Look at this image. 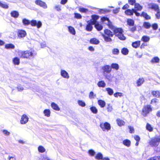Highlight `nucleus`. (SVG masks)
Returning a JSON list of instances; mask_svg holds the SVG:
<instances>
[{"label":"nucleus","instance_id":"1","mask_svg":"<svg viewBox=\"0 0 160 160\" xmlns=\"http://www.w3.org/2000/svg\"><path fill=\"white\" fill-rule=\"evenodd\" d=\"M18 54L21 58L31 59L33 58L37 53L33 51L26 50L19 51L18 52Z\"/></svg>","mask_w":160,"mask_h":160},{"label":"nucleus","instance_id":"2","mask_svg":"<svg viewBox=\"0 0 160 160\" xmlns=\"http://www.w3.org/2000/svg\"><path fill=\"white\" fill-rule=\"evenodd\" d=\"M160 142V135H156L152 138L148 142L149 145L155 149L159 145Z\"/></svg>","mask_w":160,"mask_h":160},{"label":"nucleus","instance_id":"3","mask_svg":"<svg viewBox=\"0 0 160 160\" xmlns=\"http://www.w3.org/2000/svg\"><path fill=\"white\" fill-rule=\"evenodd\" d=\"M113 31L116 36L120 39L124 40L126 39V37L122 33L123 30L121 28H114Z\"/></svg>","mask_w":160,"mask_h":160},{"label":"nucleus","instance_id":"4","mask_svg":"<svg viewBox=\"0 0 160 160\" xmlns=\"http://www.w3.org/2000/svg\"><path fill=\"white\" fill-rule=\"evenodd\" d=\"M152 109L150 105H147L144 107L142 111V115L144 116H146L150 111H151Z\"/></svg>","mask_w":160,"mask_h":160},{"label":"nucleus","instance_id":"5","mask_svg":"<svg viewBox=\"0 0 160 160\" xmlns=\"http://www.w3.org/2000/svg\"><path fill=\"white\" fill-rule=\"evenodd\" d=\"M100 127L103 131H105L106 130H108L111 128L110 124L107 122L101 123L100 124Z\"/></svg>","mask_w":160,"mask_h":160},{"label":"nucleus","instance_id":"6","mask_svg":"<svg viewBox=\"0 0 160 160\" xmlns=\"http://www.w3.org/2000/svg\"><path fill=\"white\" fill-rule=\"evenodd\" d=\"M102 69L103 73H110L112 71L111 66L108 65H106L102 67Z\"/></svg>","mask_w":160,"mask_h":160},{"label":"nucleus","instance_id":"7","mask_svg":"<svg viewBox=\"0 0 160 160\" xmlns=\"http://www.w3.org/2000/svg\"><path fill=\"white\" fill-rule=\"evenodd\" d=\"M101 20L103 22L107 24L110 28H112L113 26L111 22H110L109 19L107 17H102Z\"/></svg>","mask_w":160,"mask_h":160},{"label":"nucleus","instance_id":"8","mask_svg":"<svg viewBox=\"0 0 160 160\" xmlns=\"http://www.w3.org/2000/svg\"><path fill=\"white\" fill-rule=\"evenodd\" d=\"M30 24L32 26H37L38 28H40L42 26V23L40 21L37 22L36 20H32Z\"/></svg>","mask_w":160,"mask_h":160},{"label":"nucleus","instance_id":"9","mask_svg":"<svg viewBox=\"0 0 160 160\" xmlns=\"http://www.w3.org/2000/svg\"><path fill=\"white\" fill-rule=\"evenodd\" d=\"M29 118L25 114L23 115L21 117L20 121V123L22 124L26 123L28 121Z\"/></svg>","mask_w":160,"mask_h":160},{"label":"nucleus","instance_id":"10","mask_svg":"<svg viewBox=\"0 0 160 160\" xmlns=\"http://www.w3.org/2000/svg\"><path fill=\"white\" fill-rule=\"evenodd\" d=\"M35 3L44 9H46L47 8V6L46 3L41 0H37L36 1Z\"/></svg>","mask_w":160,"mask_h":160},{"label":"nucleus","instance_id":"11","mask_svg":"<svg viewBox=\"0 0 160 160\" xmlns=\"http://www.w3.org/2000/svg\"><path fill=\"white\" fill-rule=\"evenodd\" d=\"M148 7L149 8L153 9L157 12L159 11L158 6L154 3H150L148 4Z\"/></svg>","mask_w":160,"mask_h":160},{"label":"nucleus","instance_id":"12","mask_svg":"<svg viewBox=\"0 0 160 160\" xmlns=\"http://www.w3.org/2000/svg\"><path fill=\"white\" fill-rule=\"evenodd\" d=\"M60 74L64 78L68 79L69 78L68 73L65 70H61Z\"/></svg>","mask_w":160,"mask_h":160},{"label":"nucleus","instance_id":"13","mask_svg":"<svg viewBox=\"0 0 160 160\" xmlns=\"http://www.w3.org/2000/svg\"><path fill=\"white\" fill-rule=\"evenodd\" d=\"M99 18L98 16L97 15H92V19L90 20V22H91L92 24L94 25L98 22H97V20Z\"/></svg>","mask_w":160,"mask_h":160},{"label":"nucleus","instance_id":"14","mask_svg":"<svg viewBox=\"0 0 160 160\" xmlns=\"http://www.w3.org/2000/svg\"><path fill=\"white\" fill-rule=\"evenodd\" d=\"M18 36L20 38L25 37L26 35V32L24 30H20L18 31Z\"/></svg>","mask_w":160,"mask_h":160},{"label":"nucleus","instance_id":"15","mask_svg":"<svg viewBox=\"0 0 160 160\" xmlns=\"http://www.w3.org/2000/svg\"><path fill=\"white\" fill-rule=\"evenodd\" d=\"M145 81L144 79L143 78H139L136 81V83L137 87H140L142 85Z\"/></svg>","mask_w":160,"mask_h":160},{"label":"nucleus","instance_id":"16","mask_svg":"<svg viewBox=\"0 0 160 160\" xmlns=\"http://www.w3.org/2000/svg\"><path fill=\"white\" fill-rule=\"evenodd\" d=\"M103 76L105 77V78L108 79L109 81H112V76L110 73H103Z\"/></svg>","mask_w":160,"mask_h":160},{"label":"nucleus","instance_id":"17","mask_svg":"<svg viewBox=\"0 0 160 160\" xmlns=\"http://www.w3.org/2000/svg\"><path fill=\"white\" fill-rule=\"evenodd\" d=\"M87 23L88 25L86 26V29L88 31H91L92 30L93 28V27L92 26V24L89 21H88Z\"/></svg>","mask_w":160,"mask_h":160},{"label":"nucleus","instance_id":"18","mask_svg":"<svg viewBox=\"0 0 160 160\" xmlns=\"http://www.w3.org/2000/svg\"><path fill=\"white\" fill-rule=\"evenodd\" d=\"M134 9H128L125 11V13L127 15H132L134 12Z\"/></svg>","mask_w":160,"mask_h":160},{"label":"nucleus","instance_id":"19","mask_svg":"<svg viewBox=\"0 0 160 160\" xmlns=\"http://www.w3.org/2000/svg\"><path fill=\"white\" fill-rule=\"evenodd\" d=\"M68 30L69 32L73 35H75L76 34V31L73 27L72 26L68 27Z\"/></svg>","mask_w":160,"mask_h":160},{"label":"nucleus","instance_id":"20","mask_svg":"<svg viewBox=\"0 0 160 160\" xmlns=\"http://www.w3.org/2000/svg\"><path fill=\"white\" fill-rule=\"evenodd\" d=\"M51 106L52 108L54 110L59 111L60 109L56 103L54 102L52 103L51 104Z\"/></svg>","mask_w":160,"mask_h":160},{"label":"nucleus","instance_id":"21","mask_svg":"<svg viewBox=\"0 0 160 160\" xmlns=\"http://www.w3.org/2000/svg\"><path fill=\"white\" fill-rule=\"evenodd\" d=\"M98 105L102 108H104L105 106L106 103L104 101L102 100H98Z\"/></svg>","mask_w":160,"mask_h":160},{"label":"nucleus","instance_id":"22","mask_svg":"<svg viewBox=\"0 0 160 160\" xmlns=\"http://www.w3.org/2000/svg\"><path fill=\"white\" fill-rule=\"evenodd\" d=\"M134 7L135 9H134L136 11H141L142 8V7L138 3H135Z\"/></svg>","mask_w":160,"mask_h":160},{"label":"nucleus","instance_id":"23","mask_svg":"<svg viewBox=\"0 0 160 160\" xmlns=\"http://www.w3.org/2000/svg\"><path fill=\"white\" fill-rule=\"evenodd\" d=\"M11 16L15 18H17L19 15L18 12L17 11H13L11 13Z\"/></svg>","mask_w":160,"mask_h":160},{"label":"nucleus","instance_id":"24","mask_svg":"<svg viewBox=\"0 0 160 160\" xmlns=\"http://www.w3.org/2000/svg\"><path fill=\"white\" fill-rule=\"evenodd\" d=\"M151 93L154 97L157 98H159L160 97V92L159 91H153Z\"/></svg>","mask_w":160,"mask_h":160},{"label":"nucleus","instance_id":"25","mask_svg":"<svg viewBox=\"0 0 160 160\" xmlns=\"http://www.w3.org/2000/svg\"><path fill=\"white\" fill-rule=\"evenodd\" d=\"M90 42L91 43L94 44H98L99 42V41L97 39L95 38H93L91 39L90 40Z\"/></svg>","mask_w":160,"mask_h":160},{"label":"nucleus","instance_id":"26","mask_svg":"<svg viewBox=\"0 0 160 160\" xmlns=\"http://www.w3.org/2000/svg\"><path fill=\"white\" fill-rule=\"evenodd\" d=\"M127 24L130 26H132L134 25V22L132 19H127Z\"/></svg>","mask_w":160,"mask_h":160},{"label":"nucleus","instance_id":"27","mask_svg":"<svg viewBox=\"0 0 160 160\" xmlns=\"http://www.w3.org/2000/svg\"><path fill=\"white\" fill-rule=\"evenodd\" d=\"M104 32L105 34L108 35L109 37H112L113 36V34L109 30H105L104 31Z\"/></svg>","mask_w":160,"mask_h":160},{"label":"nucleus","instance_id":"28","mask_svg":"<svg viewBox=\"0 0 160 160\" xmlns=\"http://www.w3.org/2000/svg\"><path fill=\"white\" fill-rule=\"evenodd\" d=\"M94 25H95V28L98 31H100L102 29L103 27L98 23H97Z\"/></svg>","mask_w":160,"mask_h":160},{"label":"nucleus","instance_id":"29","mask_svg":"<svg viewBox=\"0 0 160 160\" xmlns=\"http://www.w3.org/2000/svg\"><path fill=\"white\" fill-rule=\"evenodd\" d=\"M12 61L15 65H18L20 63V59L18 57H15L13 58Z\"/></svg>","mask_w":160,"mask_h":160},{"label":"nucleus","instance_id":"30","mask_svg":"<svg viewBox=\"0 0 160 160\" xmlns=\"http://www.w3.org/2000/svg\"><path fill=\"white\" fill-rule=\"evenodd\" d=\"M97 85L99 87L104 88L106 86V83L104 81H101L98 82Z\"/></svg>","mask_w":160,"mask_h":160},{"label":"nucleus","instance_id":"31","mask_svg":"<svg viewBox=\"0 0 160 160\" xmlns=\"http://www.w3.org/2000/svg\"><path fill=\"white\" fill-rule=\"evenodd\" d=\"M160 59L157 57H154L151 60V62L152 63H158L159 62Z\"/></svg>","mask_w":160,"mask_h":160},{"label":"nucleus","instance_id":"32","mask_svg":"<svg viewBox=\"0 0 160 160\" xmlns=\"http://www.w3.org/2000/svg\"><path fill=\"white\" fill-rule=\"evenodd\" d=\"M5 48L7 49H14L15 46L12 44H8L5 45Z\"/></svg>","mask_w":160,"mask_h":160},{"label":"nucleus","instance_id":"33","mask_svg":"<svg viewBox=\"0 0 160 160\" xmlns=\"http://www.w3.org/2000/svg\"><path fill=\"white\" fill-rule=\"evenodd\" d=\"M140 44V41H137L132 43V47L135 48H137Z\"/></svg>","mask_w":160,"mask_h":160},{"label":"nucleus","instance_id":"34","mask_svg":"<svg viewBox=\"0 0 160 160\" xmlns=\"http://www.w3.org/2000/svg\"><path fill=\"white\" fill-rule=\"evenodd\" d=\"M117 123L119 126L123 125L125 124V122L119 119H117Z\"/></svg>","mask_w":160,"mask_h":160},{"label":"nucleus","instance_id":"35","mask_svg":"<svg viewBox=\"0 0 160 160\" xmlns=\"http://www.w3.org/2000/svg\"><path fill=\"white\" fill-rule=\"evenodd\" d=\"M45 116L49 117L50 116V111L49 109H45L43 111Z\"/></svg>","mask_w":160,"mask_h":160},{"label":"nucleus","instance_id":"36","mask_svg":"<svg viewBox=\"0 0 160 160\" xmlns=\"http://www.w3.org/2000/svg\"><path fill=\"white\" fill-rule=\"evenodd\" d=\"M123 144L128 147H129L130 144V141L128 139L124 140L123 142Z\"/></svg>","mask_w":160,"mask_h":160},{"label":"nucleus","instance_id":"37","mask_svg":"<svg viewBox=\"0 0 160 160\" xmlns=\"http://www.w3.org/2000/svg\"><path fill=\"white\" fill-rule=\"evenodd\" d=\"M102 157V155L101 153H98L95 157V158L98 160H101Z\"/></svg>","mask_w":160,"mask_h":160},{"label":"nucleus","instance_id":"38","mask_svg":"<svg viewBox=\"0 0 160 160\" xmlns=\"http://www.w3.org/2000/svg\"><path fill=\"white\" fill-rule=\"evenodd\" d=\"M111 68L114 69L116 70H118L119 68V65L117 63H112L111 64Z\"/></svg>","mask_w":160,"mask_h":160},{"label":"nucleus","instance_id":"39","mask_svg":"<svg viewBox=\"0 0 160 160\" xmlns=\"http://www.w3.org/2000/svg\"><path fill=\"white\" fill-rule=\"evenodd\" d=\"M102 36L104 38L105 41L107 42H109L112 41L111 38L108 37L106 36L103 34H102Z\"/></svg>","mask_w":160,"mask_h":160},{"label":"nucleus","instance_id":"40","mask_svg":"<svg viewBox=\"0 0 160 160\" xmlns=\"http://www.w3.org/2000/svg\"><path fill=\"white\" fill-rule=\"evenodd\" d=\"M106 90L107 91L108 93L110 95L113 94V90L112 89L110 88H106Z\"/></svg>","mask_w":160,"mask_h":160},{"label":"nucleus","instance_id":"41","mask_svg":"<svg viewBox=\"0 0 160 160\" xmlns=\"http://www.w3.org/2000/svg\"><path fill=\"white\" fill-rule=\"evenodd\" d=\"M146 128L147 129L149 132H152L153 131V128L151 125L148 123H147V124Z\"/></svg>","mask_w":160,"mask_h":160},{"label":"nucleus","instance_id":"42","mask_svg":"<svg viewBox=\"0 0 160 160\" xmlns=\"http://www.w3.org/2000/svg\"><path fill=\"white\" fill-rule=\"evenodd\" d=\"M141 16L144 17L147 19H149L150 18V17L147 13L144 12H142Z\"/></svg>","mask_w":160,"mask_h":160},{"label":"nucleus","instance_id":"43","mask_svg":"<svg viewBox=\"0 0 160 160\" xmlns=\"http://www.w3.org/2000/svg\"><path fill=\"white\" fill-rule=\"evenodd\" d=\"M22 23L25 25H28L30 24V21L25 18L23 19L22 21Z\"/></svg>","mask_w":160,"mask_h":160},{"label":"nucleus","instance_id":"44","mask_svg":"<svg viewBox=\"0 0 160 160\" xmlns=\"http://www.w3.org/2000/svg\"><path fill=\"white\" fill-rule=\"evenodd\" d=\"M92 112L94 114H96L98 112V110L95 107H92L90 108Z\"/></svg>","mask_w":160,"mask_h":160},{"label":"nucleus","instance_id":"45","mask_svg":"<svg viewBox=\"0 0 160 160\" xmlns=\"http://www.w3.org/2000/svg\"><path fill=\"white\" fill-rule=\"evenodd\" d=\"M142 40L144 42H148L149 41L150 38L149 37L147 36H143L142 38Z\"/></svg>","mask_w":160,"mask_h":160},{"label":"nucleus","instance_id":"46","mask_svg":"<svg viewBox=\"0 0 160 160\" xmlns=\"http://www.w3.org/2000/svg\"><path fill=\"white\" fill-rule=\"evenodd\" d=\"M78 103L79 106L82 107H84L86 106L85 102L82 100H78Z\"/></svg>","mask_w":160,"mask_h":160},{"label":"nucleus","instance_id":"47","mask_svg":"<svg viewBox=\"0 0 160 160\" xmlns=\"http://www.w3.org/2000/svg\"><path fill=\"white\" fill-rule=\"evenodd\" d=\"M143 26L146 28H149L151 26L150 23L148 22H145L143 23Z\"/></svg>","mask_w":160,"mask_h":160},{"label":"nucleus","instance_id":"48","mask_svg":"<svg viewBox=\"0 0 160 160\" xmlns=\"http://www.w3.org/2000/svg\"><path fill=\"white\" fill-rule=\"evenodd\" d=\"M123 96V93L120 92H117L114 94V96L116 98H118V96L121 97Z\"/></svg>","mask_w":160,"mask_h":160},{"label":"nucleus","instance_id":"49","mask_svg":"<svg viewBox=\"0 0 160 160\" xmlns=\"http://www.w3.org/2000/svg\"><path fill=\"white\" fill-rule=\"evenodd\" d=\"M128 52V50L125 48H123L122 50V53L124 55H127Z\"/></svg>","mask_w":160,"mask_h":160},{"label":"nucleus","instance_id":"50","mask_svg":"<svg viewBox=\"0 0 160 160\" xmlns=\"http://www.w3.org/2000/svg\"><path fill=\"white\" fill-rule=\"evenodd\" d=\"M38 150L40 152H43L45 151V149L43 147L39 146L38 148Z\"/></svg>","mask_w":160,"mask_h":160},{"label":"nucleus","instance_id":"51","mask_svg":"<svg viewBox=\"0 0 160 160\" xmlns=\"http://www.w3.org/2000/svg\"><path fill=\"white\" fill-rule=\"evenodd\" d=\"M7 160H16L15 156L9 155L7 158Z\"/></svg>","mask_w":160,"mask_h":160},{"label":"nucleus","instance_id":"52","mask_svg":"<svg viewBox=\"0 0 160 160\" xmlns=\"http://www.w3.org/2000/svg\"><path fill=\"white\" fill-rule=\"evenodd\" d=\"M112 53L114 55H118L119 53V51L117 48H114L112 50Z\"/></svg>","mask_w":160,"mask_h":160},{"label":"nucleus","instance_id":"53","mask_svg":"<svg viewBox=\"0 0 160 160\" xmlns=\"http://www.w3.org/2000/svg\"><path fill=\"white\" fill-rule=\"evenodd\" d=\"M79 11L82 12H88V10L87 9L83 8H79Z\"/></svg>","mask_w":160,"mask_h":160},{"label":"nucleus","instance_id":"54","mask_svg":"<svg viewBox=\"0 0 160 160\" xmlns=\"http://www.w3.org/2000/svg\"><path fill=\"white\" fill-rule=\"evenodd\" d=\"M0 6H1L2 7L4 8H8V6L7 5L2 3L1 2H0Z\"/></svg>","mask_w":160,"mask_h":160},{"label":"nucleus","instance_id":"55","mask_svg":"<svg viewBox=\"0 0 160 160\" xmlns=\"http://www.w3.org/2000/svg\"><path fill=\"white\" fill-rule=\"evenodd\" d=\"M128 127L129 129V132L130 133H133L134 132V130L133 127L129 126Z\"/></svg>","mask_w":160,"mask_h":160},{"label":"nucleus","instance_id":"56","mask_svg":"<svg viewBox=\"0 0 160 160\" xmlns=\"http://www.w3.org/2000/svg\"><path fill=\"white\" fill-rule=\"evenodd\" d=\"M54 8L58 11H60L61 10V6L59 5L55 6L54 7Z\"/></svg>","mask_w":160,"mask_h":160},{"label":"nucleus","instance_id":"57","mask_svg":"<svg viewBox=\"0 0 160 160\" xmlns=\"http://www.w3.org/2000/svg\"><path fill=\"white\" fill-rule=\"evenodd\" d=\"M88 152L89 154L92 156H94L95 153L94 151L92 150H89L88 151Z\"/></svg>","mask_w":160,"mask_h":160},{"label":"nucleus","instance_id":"58","mask_svg":"<svg viewBox=\"0 0 160 160\" xmlns=\"http://www.w3.org/2000/svg\"><path fill=\"white\" fill-rule=\"evenodd\" d=\"M94 96H95V95H94V94L92 92H90L89 95V97L90 99H92L93 98H94Z\"/></svg>","mask_w":160,"mask_h":160},{"label":"nucleus","instance_id":"59","mask_svg":"<svg viewBox=\"0 0 160 160\" xmlns=\"http://www.w3.org/2000/svg\"><path fill=\"white\" fill-rule=\"evenodd\" d=\"M75 18L78 19L81 18V15L79 13H75Z\"/></svg>","mask_w":160,"mask_h":160},{"label":"nucleus","instance_id":"60","mask_svg":"<svg viewBox=\"0 0 160 160\" xmlns=\"http://www.w3.org/2000/svg\"><path fill=\"white\" fill-rule=\"evenodd\" d=\"M17 88L18 91L20 92L22 91L24 89L23 87H21L20 85H18L17 87Z\"/></svg>","mask_w":160,"mask_h":160},{"label":"nucleus","instance_id":"61","mask_svg":"<svg viewBox=\"0 0 160 160\" xmlns=\"http://www.w3.org/2000/svg\"><path fill=\"white\" fill-rule=\"evenodd\" d=\"M2 132L5 135L7 136L9 135L10 134V132H8V131L5 130H2Z\"/></svg>","mask_w":160,"mask_h":160},{"label":"nucleus","instance_id":"62","mask_svg":"<svg viewBox=\"0 0 160 160\" xmlns=\"http://www.w3.org/2000/svg\"><path fill=\"white\" fill-rule=\"evenodd\" d=\"M128 2L129 4L133 5L134 3H135L136 0H128Z\"/></svg>","mask_w":160,"mask_h":160},{"label":"nucleus","instance_id":"63","mask_svg":"<svg viewBox=\"0 0 160 160\" xmlns=\"http://www.w3.org/2000/svg\"><path fill=\"white\" fill-rule=\"evenodd\" d=\"M134 138L137 142H139L140 140V137L138 135L134 136Z\"/></svg>","mask_w":160,"mask_h":160},{"label":"nucleus","instance_id":"64","mask_svg":"<svg viewBox=\"0 0 160 160\" xmlns=\"http://www.w3.org/2000/svg\"><path fill=\"white\" fill-rule=\"evenodd\" d=\"M157 12V14H156V16L157 18L159 19L160 18V12H159V10Z\"/></svg>","mask_w":160,"mask_h":160}]
</instances>
